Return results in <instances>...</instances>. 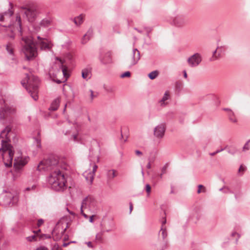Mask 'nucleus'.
<instances>
[{
	"mask_svg": "<svg viewBox=\"0 0 250 250\" xmlns=\"http://www.w3.org/2000/svg\"><path fill=\"white\" fill-rule=\"evenodd\" d=\"M13 15V12L11 10H8V11L5 12L3 13L0 14V21H3L5 19V17L10 18Z\"/></svg>",
	"mask_w": 250,
	"mask_h": 250,
	"instance_id": "c756f323",
	"label": "nucleus"
},
{
	"mask_svg": "<svg viewBox=\"0 0 250 250\" xmlns=\"http://www.w3.org/2000/svg\"><path fill=\"white\" fill-rule=\"evenodd\" d=\"M21 83L25 87L32 98L35 101L37 100L38 99V89L39 84L38 78L32 74H26V80L21 81Z\"/></svg>",
	"mask_w": 250,
	"mask_h": 250,
	"instance_id": "20e7f679",
	"label": "nucleus"
},
{
	"mask_svg": "<svg viewBox=\"0 0 250 250\" xmlns=\"http://www.w3.org/2000/svg\"><path fill=\"white\" fill-rule=\"evenodd\" d=\"M219 191L223 192L224 193H232L233 192L227 186H224L222 188L219 189Z\"/></svg>",
	"mask_w": 250,
	"mask_h": 250,
	"instance_id": "4c0bfd02",
	"label": "nucleus"
},
{
	"mask_svg": "<svg viewBox=\"0 0 250 250\" xmlns=\"http://www.w3.org/2000/svg\"><path fill=\"white\" fill-rule=\"evenodd\" d=\"M18 200L19 197L16 193L9 192L4 199V203L6 206L14 205L18 203Z\"/></svg>",
	"mask_w": 250,
	"mask_h": 250,
	"instance_id": "ddd939ff",
	"label": "nucleus"
},
{
	"mask_svg": "<svg viewBox=\"0 0 250 250\" xmlns=\"http://www.w3.org/2000/svg\"><path fill=\"white\" fill-rule=\"evenodd\" d=\"M167 220L166 217L163 218L162 220V226H163L164 227V225L166 223Z\"/></svg>",
	"mask_w": 250,
	"mask_h": 250,
	"instance_id": "864d4df0",
	"label": "nucleus"
},
{
	"mask_svg": "<svg viewBox=\"0 0 250 250\" xmlns=\"http://www.w3.org/2000/svg\"><path fill=\"white\" fill-rule=\"evenodd\" d=\"M135 152L137 155L141 156L142 155V152L141 151H140V150H135Z\"/></svg>",
	"mask_w": 250,
	"mask_h": 250,
	"instance_id": "6e6d98bb",
	"label": "nucleus"
},
{
	"mask_svg": "<svg viewBox=\"0 0 250 250\" xmlns=\"http://www.w3.org/2000/svg\"><path fill=\"white\" fill-rule=\"evenodd\" d=\"M71 71L68 69L67 67L63 65V77L65 80L63 81V86L65 85L64 83L67 81V79L70 76Z\"/></svg>",
	"mask_w": 250,
	"mask_h": 250,
	"instance_id": "bb28decb",
	"label": "nucleus"
},
{
	"mask_svg": "<svg viewBox=\"0 0 250 250\" xmlns=\"http://www.w3.org/2000/svg\"><path fill=\"white\" fill-rule=\"evenodd\" d=\"M98 166L96 164H94L92 167V170L88 169L85 171L83 173V176L84 177L87 182L91 184L93 182L95 173L97 170Z\"/></svg>",
	"mask_w": 250,
	"mask_h": 250,
	"instance_id": "4468645a",
	"label": "nucleus"
},
{
	"mask_svg": "<svg viewBox=\"0 0 250 250\" xmlns=\"http://www.w3.org/2000/svg\"><path fill=\"white\" fill-rule=\"evenodd\" d=\"M146 192H147L148 194H149L151 190V187L150 185L149 184L146 185Z\"/></svg>",
	"mask_w": 250,
	"mask_h": 250,
	"instance_id": "3c124183",
	"label": "nucleus"
},
{
	"mask_svg": "<svg viewBox=\"0 0 250 250\" xmlns=\"http://www.w3.org/2000/svg\"><path fill=\"white\" fill-rule=\"evenodd\" d=\"M226 149V146L224 148H221L220 149H217L216 151V153H219L224 150Z\"/></svg>",
	"mask_w": 250,
	"mask_h": 250,
	"instance_id": "13d9d810",
	"label": "nucleus"
},
{
	"mask_svg": "<svg viewBox=\"0 0 250 250\" xmlns=\"http://www.w3.org/2000/svg\"><path fill=\"white\" fill-rule=\"evenodd\" d=\"M226 148L228 152L232 155H234L238 152V149L234 146H227Z\"/></svg>",
	"mask_w": 250,
	"mask_h": 250,
	"instance_id": "c85d7f7f",
	"label": "nucleus"
},
{
	"mask_svg": "<svg viewBox=\"0 0 250 250\" xmlns=\"http://www.w3.org/2000/svg\"><path fill=\"white\" fill-rule=\"evenodd\" d=\"M42 27L47 26L50 24V21L48 19H44L42 20L39 23Z\"/></svg>",
	"mask_w": 250,
	"mask_h": 250,
	"instance_id": "e433bc0d",
	"label": "nucleus"
},
{
	"mask_svg": "<svg viewBox=\"0 0 250 250\" xmlns=\"http://www.w3.org/2000/svg\"><path fill=\"white\" fill-rule=\"evenodd\" d=\"M189 22L187 16L183 13H178L172 18L171 24L175 27L182 28Z\"/></svg>",
	"mask_w": 250,
	"mask_h": 250,
	"instance_id": "0eeeda50",
	"label": "nucleus"
},
{
	"mask_svg": "<svg viewBox=\"0 0 250 250\" xmlns=\"http://www.w3.org/2000/svg\"><path fill=\"white\" fill-rule=\"evenodd\" d=\"M38 42L37 43L40 46L41 50H49L52 46V44L49 40L45 38H42L40 36L37 37Z\"/></svg>",
	"mask_w": 250,
	"mask_h": 250,
	"instance_id": "2eb2a0df",
	"label": "nucleus"
},
{
	"mask_svg": "<svg viewBox=\"0 0 250 250\" xmlns=\"http://www.w3.org/2000/svg\"><path fill=\"white\" fill-rule=\"evenodd\" d=\"M16 21H17V24L19 27V31L20 32V36H22V30H21V18L20 16H17Z\"/></svg>",
	"mask_w": 250,
	"mask_h": 250,
	"instance_id": "f704fd0d",
	"label": "nucleus"
},
{
	"mask_svg": "<svg viewBox=\"0 0 250 250\" xmlns=\"http://www.w3.org/2000/svg\"><path fill=\"white\" fill-rule=\"evenodd\" d=\"M86 244L89 248H93V246L91 242H86Z\"/></svg>",
	"mask_w": 250,
	"mask_h": 250,
	"instance_id": "052dcab7",
	"label": "nucleus"
},
{
	"mask_svg": "<svg viewBox=\"0 0 250 250\" xmlns=\"http://www.w3.org/2000/svg\"><path fill=\"white\" fill-rule=\"evenodd\" d=\"M195 215L196 216V219H194V218H192V217H189V221H192L193 222V223H196L197 221V220L198 219V218H197V212H195Z\"/></svg>",
	"mask_w": 250,
	"mask_h": 250,
	"instance_id": "8fccbe9b",
	"label": "nucleus"
},
{
	"mask_svg": "<svg viewBox=\"0 0 250 250\" xmlns=\"http://www.w3.org/2000/svg\"><path fill=\"white\" fill-rule=\"evenodd\" d=\"M11 130V127L7 126L4 129L1 131L0 134V138L2 139L0 152L1 153L5 166L7 167L12 166L14 155L13 147L8 143V141H10L9 133Z\"/></svg>",
	"mask_w": 250,
	"mask_h": 250,
	"instance_id": "f03ea898",
	"label": "nucleus"
},
{
	"mask_svg": "<svg viewBox=\"0 0 250 250\" xmlns=\"http://www.w3.org/2000/svg\"><path fill=\"white\" fill-rule=\"evenodd\" d=\"M130 76V73L129 71H126L125 73H123L121 77L122 78H125V77H129Z\"/></svg>",
	"mask_w": 250,
	"mask_h": 250,
	"instance_id": "09e8293b",
	"label": "nucleus"
},
{
	"mask_svg": "<svg viewBox=\"0 0 250 250\" xmlns=\"http://www.w3.org/2000/svg\"><path fill=\"white\" fill-rule=\"evenodd\" d=\"M28 157H17L15 158L14 163V167L15 171L13 173V179L19 177L21 173V170L22 167L25 166L29 161Z\"/></svg>",
	"mask_w": 250,
	"mask_h": 250,
	"instance_id": "423d86ee",
	"label": "nucleus"
},
{
	"mask_svg": "<svg viewBox=\"0 0 250 250\" xmlns=\"http://www.w3.org/2000/svg\"><path fill=\"white\" fill-rule=\"evenodd\" d=\"M8 37H9L10 38L14 39L15 38V35L13 34H12L11 35H8Z\"/></svg>",
	"mask_w": 250,
	"mask_h": 250,
	"instance_id": "774afa93",
	"label": "nucleus"
},
{
	"mask_svg": "<svg viewBox=\"0 0 250 250\" xmlns=\"http://www.w3.org/2000/svg\"><path fill=\"white\" fill-rule=\"evenodd\" d=\"M166 170H167V167L166 166H164L162 169V173H166Z\"/></svg>",
	"mask_w": 250,
	"mask_h": 250,
	"instance_id": "4d7b16f0",
	"label": "nucleus"
},
{
	"mask_svg": "<svg viewBox=\"0 0 250 250\" xmlns=\"http://www.w3.org/2000/svg\"><path fill=\"white\" fill-rule=\"evenodd\" d=\"M13 47L14 45L11 42H8L6 45V49L10 55L14 54Z\"/></svg>",
	"mask_w": 250,
	"mask_h": 250,
	"instance_id": "2f4dec72",
	"label": "nucleus"
},
{
	"mask_svg": "<svg viewBox=\"0 0 250 250\" xmlns=\"http://www.w3.org/2000/svg\"><path fill=\"white\" fill-rule=\"evenodd\" d=\"M62 163L59 162V158L57 156H51L48 159L41 161L37 167V170L40 171H50L48 181L51 188L57 191H61L62 188V183L60 181V178L62 177Z\"/></svg>",
	"mask_w": 250,
	"mask_h": 250,
	"instance_id": "f257e3e1",
	"label": "nucleus"
},
{
	"mask_svg": "<svg viewBox=\"0 0 250 250\" xmlns=\"http://www.w3.org/2000/svg\"><path fill=\"white\" fill-rule=\"evenodd\" d=\"M67 123L71 125L72 124L71 130L66 131L65 135L70 136L69 139L73 140L75 142H78V132L80 129V125L76 122L70 123L69 120H67Z\"/></svg>",
	"mask_w": 250,
	"mask_h": 250,
	"instance_id": "1a4fd4ad",
	"label": "nucleus"
},
{
	"mask_svg": "<svg viewBox=\"0 0 250 250\" xmlns=\"http://www.w3.org/2000/svg\"><path fill=\"white\" fill-rule=\"evenodd\" d=\"M97 203L96 200L91 196L85 197L82 202L81 211L83 212V208H87L90 211H94L97 208Z\"/></svg>",
	"mask_w": 250,
	"mask_h": 250,
	"instance_id": "6e6552de",
	"label": "nucleus"
},
{
	"mask_svg": "<svg viewBox=\"0 0 250 250\" xmlns=\"http://www.w3.org/2000/svg\"><path fill=\"white\" fill-rule=\"evenodd\" d=\"M228 116L230 122H231L232 123H236L237 122V119L236 118L235 114L232 111H231V112H229V113H228Z\"/></svg>",
	"mask_w": 250,
	"mask_h": 250,
	"instance_id": "473e14b6",
	"label": "nucleus"
},
{
	"mask_svg": "<svg viewBox=\"0 0 250 250\" xmlns=\"http://www.w3.org/2000/svg\"><path fill=\"white\" fill-rule=\"evenodd\" d=\"M61 100V98H58L55 99L51 103V106L49 107V109L50 110L52 111H55L57 110L59 106Z\"/></svg>",
	"mask_w": 250,
	"mask_h": 250,
	"instance_id": "4be33fe9",
	"label": "nucleus"
},
{
	"mask_svg": "<svg viewBox=\"0 0 250 250\" xmlns=\"http://www.w3.org/2000/svg\"><path fill=\"white\" fill-rule=\"evenodd\" d=\"M26 240L29 242L36 241V236L35 235L30 236L26 237Z\"/></svg>",
	"mask_w": 250,
	"mask_h": 250,
	"instance_id": "49530a36",
	"label": "nucleus"
},
{
	"mask_svg": "<svg viewBox=\"0 0 250 250\" xmlns=\"http://www.w3.org/2000/svg\"><path fill=\"white\" fill-rule=\"evenodd\" d=\"M217 53V49L214 50L213 52V56L211 58H210L211 61H214L216 60H217L220 56V54H218L217 55H216L215 54Z\"/></svg>",
	"mask_w": 250,
	"mask_h": 250,
	"instance_id": "c03bdc74",
	"label": "nucleus"
},
{
	"mask_svg": "<svg viewBox=\"0 0 250 250\" xmlns=\"http://www.w3.org/2000/svg\"><path fill=\"white\" fill-rule=\"evenodd\" d=\"M85 96L90 102H91L93 101V99L97 97V94H95L92 90L89 89L86 91Z\"/></svg>",
	"mask_w": 250,
	"mask_h": 250,
	"instance_id": "a878e982",
	"label": "nucleus"
},
{
	"mask_svg": "<svg viewBox=\"0 0 250 250\" xmlns=\"http://www.w3.org/2000/svg\"><path fill=\"white\" fill-rule=\"evenodd\" d=\"M183 73H184V77L185 78H187V77H188V75H187V72H186V70H184V71H183Z\"/></svg>",
	"mask_w": 250,
	"mask_h": 250,
	"instance_id": "69168bd1",
	"label": "nucleus"
},
{
	"mask_svg": "<svg viewBox=\"0 0 250 250\" xmlns=\"http://www.w3.org/2000/svg\"><path fill=\"white\" fill-rule=\"evenodd\" d=\"M100 61L103 64L111 63L112 61L110 53L107 52L104 56H101L100 57Z\"/></svg>",
	"mask_w": 250,
	"mask_h": 250,
	"instance_id": "aec40b11",
	"label": "nucleus"
},
{
	"mask_svg": "<svg viewBox=\"0 0 250 250\" xmlns=\"http://www.w3.org/2000/svg\"><path fill=\"white\" fill-rule=\"evenodd\" d=\"M250 149V140H248L242 147V151L246 152Z\"/></svg>",
	"mask_w": 250,
	"mask_h": 250,
	"instance_id": "58836bf2",
	"label": "nucleus"
},
{
	"mask_svg": "<svg viewBox=\"0 0 250 250\" xmlns=\"http://www.w3.org/2000/svg\"><path fill=\"white\" fill-rule=\"evenodd\" d=\"M104 230L102 229L100 232L98 233L96 235V239L98 241H102L103 240V235L104 233Z\"/></svg>",
	"mask_w": 250,
	"mask_h": 250,
	"instance_id": "a19ab883",
	"label": "nucleus"
},
{
	"mask_svg": "<svg viewBox=\"0 0 250 250\" xmlns=\"http://www.w3.org/2000/svg\"><path fill=\"white\" fill-rule=\"evenodd\" d=\"M161 231H162V235L163 239H165L167 236V233L166 232V229L163 226H161Z\"/></svg>",
	"mask_w": 250,
	"mask_h": 250,
	"instance_id": "a18cd8bd",
	"label": "nucleus"
},
{
	"mask_svg": "<svg viewBox=\"0 0 250 250\" xmlns=\"http://www.w3.org/2000/svg\"><path fill=\"white\" fill-rule=\"evenodd\" d=\"M74 61V50L67 51L63 53V63L67 62L71 63Z\"/></svg>",
	"mask_w": 250,
	"mask_h": 250,
	"instance_id": "a211bd4d",
	"label": "nucleus"
},
{
	"mask_svg": "<svg viewBox=\"0 0 250 250\" xmlns=\"http://www.w3.org/2000/svg\"><path fill=\"white\" fill-rule=\"evenodd\" d=\"M22 9L24 10V17L29 22L33 23V26L35 28V30L38 31L40 27L38 25L36 26V23H34L38 15L37 8L32 6L29 7H23Z\"/></svg>",
	"mask_w": 250,
	"mask_h": 250,
	"instance_id": "39448f33",
	"label": "nucleus"
},
{
	"mask_svg": "<svg viewBox=\"0 0 250 250\" xmlns=\"http://www.w3.org/2000/svg\"><path fill=\"white\" fill-rule=\"evenodd\" d=\"M16 109L15 108L10 106H5V108L0 109V119H2L5 116L8 114H12L15 113Z\"/></svg>",
	"mask_w": 250,
	"mask_h": 250,
	"instance_id": "f3484780",
	"label": "nucleus"
},
{
	"mask_svg": "<svg viewBox=\"0 0 250 250\" xmlns=\"http://www.w3.org/2000/svg\"><path fill=\"white\" fill-rule=\"evenodd\" d=\"M101 226L104 232H109L113 231L115 229L114 223L110 220L104 221L101 224Z\"/></svg>",
	"mask_w": 250,
	"mask_h": 250,
	"instance_id": "dca6fc26",
	"label": "nucleus"
},
{
	"mask_svg": "<svg viewBox=\"0 0 250 250\" xmlns=\"http://www.w3.org/2000/svg\"><path fill=\"white\" fill-rule=\"evenodd\" d=\"M75 243V241H71L69 243L63 242V247L67 246L70 243Z\"/></svg>",
	"mask_w": 250,
	"mask_h": 250,
	"instance_id": "bf43d9fd",
	"label": "nucleus"
},
{
	"mask_svg": "<svg viewBox=\"0 0 250 250\" xmlns=\"http://www.w3.org/2000/svg\"><path fill=\"white\" fill-rule=\"evenodd\" d=\"M63 171L64 170H68V167L66 166H65V164L64 162H63Z\"/></svg>",
	"mask_w": 250,
	"mask_h": 250,
	"instance_id": "680f3d73",
	"label": "nucleus"
},
{
	"mask_svg": "<svg viewBox=\"0 0 250 250\" xmlns=\"http://www.w3.org/2000/svg\"><path fill=\"white\" fill-rule=\"evenodd\" d=\"M202 62V56L200 53H196L190 56L187 60L188 65L191 67H196Z\"/></svg>",
	"mask_w": 250,
	"mask_h": 250,
	"instance_id": "9b49d317",
	"label": "nucleus"
},
{
	"mask_svg": "<svg viewBox=\"0 0 250 250\" xmlns=\"http://www.w3.org/2000/svg\"><path fill=\"white\" fill-rule=\"evenodd\" d=\"M129 209H130V213L133 209V205L131 203H130Z\"/></svg>",
	"mask_w": 250,
	"mask_h": 250,
	"instance_id": "338daca9",
	"label": "nucleus"
},
{
	"mask_svg": "<svg viewBox=\"0 0 250 250\" xmlns=\"http://www.w3.org/2000/svg\"><path fill=\"white\" fill-rule=\"evenodd\" d=\"M43 222H44V221L43 219H39L38 221V224H37L38 226L40 227L41 225H42L43 224Z\"/></svg>",
	"mask_w": 250,
	"mask_h": 250,
	"instance_id": "603ef678",
	"label": "nucleus"
},
{
	"mask_svg": "<svg viewBox=\"0 0 250 250\" xmlns=\"http://www.w3.org/2000/svg\"><path fill=\"white\" fill-rule=\"evenodd\" d=\"M93 34V30L91 28L89 29L87 32L83 37L81 40V43L83 44H85L92 37Z\"/></svg>",
	"mask_w": 250,
	"mask_h": 250,
	"instance_id": "412c9836",
	"label": "nucleus"
},
{
	"mask_svg": "<svg viewBox=\"0 0 250 250\" xmlns=\"http://www.w3.org/2000/svg\"><path fill=\"white\" fill-rule=\"evenodd\" d=\"M53 81L55 82H56L57 83H62V81L58 79H56L55 78L53 77L52 78Z\"/></svg>",
	"mask_w": 250,
	"mask_h": 250,
	"instance_id": "5fc2aeb1",
	"label": "nucleus"
},
{
	"mask_svg": "<svg viewBox=\"0 0 250 250\" xmlns=\"http://www.w3.org/2000/svg\"><path fill=\"white\" fill-rule=\"evenodd\" d=\"M170 96L168 91H166L161 100H160L159 103L161 106H165L167 104V101L169 99Z\"/></svg>",
	"mask_w": 250,
	"mask_h": 250,
	"instance_id": "b1692460",
	"label": "nucleus"
},
{
	"mask_svg": "<svg viewBox=\"0 0 250 250\" xmlns=\"http://www.w3.org/2000/svg\"><path fill=\"white\" fill-rule=\"evenodd\" d=\"M94 217V215H92V216H90V218H89V222H91V223H93V218Z\"/></svg>",
	"mask_w": 250,
	"mask_h": 250,
	"instance_id": "0e129e2a",
	"label": "nucleus"
},
{
	"mask_svg": "<svg viewBox=\"0 0 250 250\" xmlns=\"http://www.w3.org/2000/svg\"><path fill=\"white\" fill-rule=\"evenodd\" d=\"M83 17L84 16L83 14H81L75 17L73 19V21L76 26H79L82 24L83 21Z\"/></svg>",
	"mask_w": 250,
	"mask_h": 250,
	"instance_id": "cd10ccee",
	"label": "nucleus"
},
{
	"mask_svg": "<svg viewBox=\"0 0 250 250\" xmlns=\"http://www.w3.org/2000/svg\"><path fill=\"white\" fill-rule=\"evenodd\" d=\"M21 41V52L24 54L25 60L29 61L34 60L38 56V51L33 38L32 37H22Z\"/></svg>",
	"mask_w": 250,
	"mask_h": 250,
	"instance_id": "7ed1b4c3",
	"label": "nucleus"
},
{
	"mask_svg": "<svg viewBox=\"0 0 250 250\" xmlns=\"http://www.w3.org/2000/svg\"><path fill=\"white\" fill-rule=\"evenodd\" d=\"M158 75L159 71L158 70H154L149 73L148 75V77L150 79L154 80L158 77Z\"/></svg>",
	"mask_w": 250,
	"mask_h": 250,
	"instance_id": "72a5a7b5",
	"label": "nucleus"
},
{
	"mask_svg": "<svg viewBox=\"0 0 250 250\" xmlns=\"http://www.w3.org/2000/svg\"><path fill=\"white\" fill-rule=\"evenodd\" d=\"M223 110H224V111H227V114H228V113H229V112H231V111H232L230 109H229V108H224V109H223Z\"/></svg>",
	"mask_w": 250,
	"mask_h": 250,
	"instance_id": "e2e57ef3",
	"label": "nucleus"
},
{
	"mask_svg": "<svg viewBox=\"0 0 250 250\" xmlns=\"http://www.w3.org/2000/svg\"><path fill=\"white\" fill-rule=\"evenodd\" d=\"M63 49H66L67 51L73 50V44L72 41L68 38L63 44Z\"/></svg>",
	"mask_w": 250,
	"mask_h": 250,
	"instance_id": "5701e85b",
	"label": "nucleus"
},
{
	"mask_svg": "<svg viewBox=\"0 0 250 250\" xmlns=\"http://www.w3.org/2000/svg\"><path fill=\"white\" fill-rule=\"evenodd\" d=\"M92 68L90 66H87L82 70V77L86 80H89L91 76Z\"/></svg>",
	"mask_w": 250,
	"mask_h": 250,
	"instance_id": "6ab92c4d",
	"label": "nucleus"
},
{
	"mask_svg": "<svg viewBox=\"0 0 250 250\" xmlns=\"http://www.w3.org/2000/svg\"><path fill=\"white\" fill-rule=\"evenodd\" d=\"M117 176V172L115 169H109L106 172V176L108 180H111Z\"/></svg>",
	"mask_w": 250,
	"mask_h": 250,
	"instance_id": "393cba45",
	"label": "nucleus"
},
{
	"mask_svg": "<svg viewBox=\"0 0 250 250\" xmlns=\"http://www.w3.org/2000/svg\"><path fill=\"white\" fill-rule=\"evenodd\" d=\"M53 238L55 241L60 240L62 236V232L58 233L56 229L52 231Z\"/></svg>",
	"mask_w": 250,
	"mask_h": 250,
	"instance_id": "7c9ffc66",
	"label": "nucleus"
},
{
	"mask_svg": "<svg viewBox=\"0 0 250 250\" xmlns=\"http://www.w3.org/2000/svg\"><path fill=\"white\" fill-rule=\"evenodd\" d=\"M34 140H35V142L36 144L37 147L38 148H41V140L38 139H37V138H35Z\"/></svg>",
	"mask_w": 250,
	"mask_h": 250,
	"instance_id": "de8ad7c7",
	"label": "nucleus"
},
{
	"mask_svg": "<svg viewBox=\"0 0 250 250\" xmlns=\"http://www.w3.org/2000/svg\"><path fill=\"white\" fill-rule=\"evenodd\" d=\"M230 235L231 237H236L235 243L236 244H237L238 243V240L241 237V234L234 230L231 233Z\"/></svg>",
	"mask_w": 250,
	"mask_h": 250,
	"instance_id": "c9c22d12",
	"label": "nucleus"
},
{
	"mask_svg": "<svg viewBox=\"0 0 250 250\" xmlns=\"http://www.w3.org/2000/svg\"><path fill=\"white\" fill-rule=\"evenodd\" d=\"M166 125L164 123H161L156 126L153 130L154 136L158 139H162L165 134Z\"/></svg>",
	"mask_w": 250,
	"mask_h": 250,
	"instance_id": "f8f14e48",
	"label": "nucleus"
},
{
	"mask_svg": "<svg viewBox=\"0 0 250 250\" xmlns=\"http://www.w3.org/2000/svg\"><path fill=\"white\" fill-rule=\"evenodd\" d=\"M198 189L197 190V193L198 194L200 193L201 192H206V188L204 187L202 185H199L198 186Z\"/></svg>",
	"mask_w": 250,
	"mask_h": 250,
	"instance_id": "37998d69",
	"label": "nucleus"
},
{
	"mask_svg": "<svg viewBox=\"0 0 250 250\" xmlns=\"http://www.w3.org/2000/svg\"><path fill=\"white\" fill-rule=\"evenodd\" d=\"M140 59V52L136 48L133 49L130 56L126 60V64L129 67H131L137 63Z\"/></svg>",
	"mask_w": 250,
	"mask_h": 250,
	"instance_id": "9d476101",
	"label": "nucleus"
},
{
	"mask_svg": "<svg viewBox=\"0 0 250 250\" xmlns=\"http://www.w3.org/2000/svg\"><path fill=\"white\" fill-rule=\"evenodd\" d=\"M246 170V167L243 165H241L238 171V174L242 176Z\"/></svg>",
	"mask_w": 250,
	"mask_h": 250,
	"instance_id": "79ce46f5",
	"label": "nucleus"
},
{
	"mask_svg": "<svg viewBox=\"0 0 250 250\" xmlns=\"http://www.w3.org/2000/svg\"><path fill=\"white\" fill-rule=\"evenodd\" d=\"M67 174L66 173H64L63 172V190L64 189V188H66L67 187H68V180L71 181V179L70 178H67V179L65 180V176H67Z\"/></svg>",
	"mask_w": 250,
	"mask_h": 250,
	"instance_id": "ea45409f",
	"label": "nucleus"
}]
</instances>
